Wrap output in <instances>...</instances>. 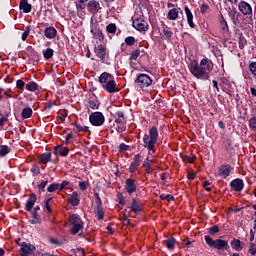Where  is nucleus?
I'll list each match as a JSON object with an SVG mask.
<instances>
[{
    "label": "nucleus",
    "instance_id": "f257e3e1",
    "mask_svg": "<svg viewBox=\"0 0 256 256\" xmlns=\"http://www.w3.org/2000/svg\"><path fill=\"white\" fill-rule=\"evenodd\" d=\"M188 68L191 75L196 77V79H200V81H208V79L211 77V64L207 58H203L200 61V64L197 60H191Z\"/></svg>",
    "mask_w": 256,
    "mask_h": 256
},
{
    "label": "nucleus",
    "instance_id": "f03ea898",
    "mask_svg": "<svg viewBox=\"0 0 256 256\" xmlns=\"http://www.w3.org/2000/svg\"><path fill=\"white\" fill-rule=\"evenodd\" d=\"M143 147L147 149L148 153H156L157 149H155V145H157V141H159V129L157 126H153L149 130V134H144L143 136Z\"/></svg>",
    "mask_w": 256,
    "mask_h": 256
},
{
    "label": "nucleus",
    "instance_id": "7ed1b4c3",
    "mask_svg": "<svg viewBox=\"0 0 256 256\" xmlns=\"http://www.w3.org/2000/svg\"><path fill=\"white\" fill-rule=\"evenodd\" d=\"M28 200L25 205V211H28V213H31L32 219L29 220V223L31 225H41V215H39L38 212L33 211V207H35V203H37V194L32 193L28 195Z\"/></svg>",
    "mask_w": 256,
    "mask_h": 256
},
{
    "label": "nucleus",
    "instance_id": "20e7f679",
    "mask_svg": "<svg viewBox=\"0 0 256 256\" xmlns=\"http://www.w3.org/2000/svg\"><path fill=\"white\" fill-rule=\"evenodd\" d=\"M204 241L210 249H216L217 251H229L231 249L228 240H223L221 238L212 239L211 236L206 235L204 236Z\"/></svg>",
    "mask_w": 256,
    "mask_h": 256
},
{
    "label": "nucleus",
    "instance_id": "39448f33",
    "mask_svg": "<svg viewBox=\"0 0 256 256\" xmlns=\"http://www.w3.org/2000/svg\"><path fill=\"white\" fill-rule=\"evenodd\" d=\"M19 247V253L21 256L41 255L40 252H36L37 248L31 243L22 242L21 244H19Z\"/></svg>",
    "mask_w": 256,
    "mask_h": 256
},
{
    "label": "nucleus",
    "instance_id": "423d86ee",
    "mask_svg": "<svg viewBox=\"0 0 256 256\" xmlns=\"http://www.w3.org/2000/svg\"><path fill=\"white\" fill-rule=\"evenodd\" d=\"M134 83L137 87H140V89H145L153 85V79L147 74H139L134 80Z\"/></svg>",
    "mask_w": 256,
    "mask_h": 256
},
{
    "label": "nucleus",
    "instance_id": "0eeeda50",
    "mask_svg": "<svg viewBox=\"0 0 256 256\" xmlns=\"http://www.w3.org/2000/svg\"><path fill=\"white\" fill-rule=\"evenodd\" d=\"M89 121L94 127H101L105 123V116L102 112H94L89 116Z\"/></svg>",
    "mask_w": 256,
    "mask_h": 256
},
{
    "label": "nucleus",
    "instance_id": "6e6552de",
    "mask_svg": "<svg viewBox=\"0 0 256 256\" xmlns=\"http://www.w3.org/2000/svg\"><path fill=\"white\" fill-rule=\"evenodd\" d=\"M238 11H240V13L246 17H253V7H251V4L245 0H241L238 3Z\"/></svg>",
    "mask_w": 256,
    "mask_h": 256
},
{
    "label": "nucleus",
    "instance_id": "1a4fd4ad",
    "mask_svg": "<svg viewBox=\"0 0 256 256\" xmlns=\"http://www.w3.org/2000/svg\"><path fill=\"white\" fill-rule=\"evenodd\" d=\"M102 89L109 93L110 95H114V93H119V87H117V82L115 78L109 80L105 85L102 86Z\"/></svg>",
    "mask_w": 256,
    "mask_h": 256
},
{
    "label": "nucleus",
    "instance_id": "9d476101",
    "mask_svg": "<svg viewBox=\"0 0 256 256\" xmlns=\"http://www.w3.org/2000/svg\"><path fill=\"white\" fill-rule=\"evenodd\" d=\"M220 87L224 93L229 95L230 97H233L234 88L231 84V81H229L227 78H221Z\"/></svg>",
    "mask_w": 256,
    "mask_h": 256
},
{
    "label": "nucleus",
    "instance_id": "9b49d317",
    "mask_svg": "<svg viewBox=\"0 0 256 256\" xmlns=\"http://www.w3.org/2000/svg\"><path fill=\"white\" fill-rule=\"evenodd\" d=\"M133 27L136 31H149V23L142 18H136L133 20Z\"/></svg>",
    "mask_w": 256,
    "mask_h": 256
},
{
    "label": "nucleus",
    "instance_id": "f8f14e48",
    "mask_svg": "<svg viewBox=\"0 0 256 256\" xmlns=\"http://www.w3.org/2000/svg\"><path fill=\"white\" fill-rule=\"evenodd\" d=\"M128 209H130V211H132L136 215H140L141 211H143V204H141V200H139L138 198H132Z\"/></svg>",
    "mask_w": 256,
    "mask_h": 256
},
{
    "label": "nucleus",
    "instance_id": "ddd939ff",
    "mask_svg": "<svg viewBox=\"0 0 256 256\" xmlns=\"http://www.w3.org/2000/svg\"><path fill=\"white\" fill-rule=\"evenodd\" d=\"M137 181L132 178H127L125 181V191L128 195H132L133 193H137Z\"/></svg>",
    "mask_w": 256,
    "mask_h": 256
},
{
    "label": "nucleus",
    "instance_id": "4468645a",
    "mask_svg": "<svg viewBox=\"0 0 256 256\" xmlns=\"http://www.w3.org/2000/svg\"><path fill=\"white\" fill-rule=\"evenodd\" d=\"M228 17H230L233 25L237 26L239 23H241V13L237 10V8H229L228 10Z\"/></svg>",
    "mask_w": 256,
    "mask_h": 256
},
{
    "label": "nucleus",
    "instance_id": "2eb2a0df",
    "mask_svg": "<svg viewBox=\"0 0 256 256\" xmlns=\"http://www.w3.org/2000/svg\"><path fill=\"white\" fill-rule=\"evenodd\" d=\"M230 187L232 191L241 193V191H243V187H245V183L243 182V179L236 178L230 182Z\"/></svg>",
    "mask_w": 256,
    "mask_h": 256
},
{
    "label": "nucleus",
    "instance_id": "dca6fc26",
    "mask_svg": "<svg viewBox=\"0 0 256 256\" xmlns=\"http://www.w3.org/2000/svg\"><path fill=\"white\" fill-rule=\"evenodd\" d=\"M94 53L100 61H105V57L107 56V47L100 44L94 48Z\"/></svg>",
    "mask_w": 256,
    "mask_h": 256
},
{
    "label": "nucleus",
    "instance_id": "f3484780",
    "mask_svg": "<svg viewBox=\"0 0 256 256\" xmlns=\"http://www.w3.org/2000/svg\"><path fill=\"white\" fill-rule=\"evenodd\" d=\"M141 165V154L134 155L133 161L130 163L128 168L129 173H135Z\"/></svg>",
    "mask_w": 256,
    "mask_h": 256
},
{
    "label": "nucleus",
    "instance_id": "a211bd4d",
    "mask_svg": "<svg viewBox=\"0 0 256 256\" xmlns=\"http://www.w3.org/2000/svg\"><path fill=\"white\" fill-rule=\"evenodd\" d=\"M112 116L117 125H127V116H125L123 111H116L114 114H112Z\"/></svg>",
    "mask_w": 256,
    "mask_h": 256
},
{
    "label": "nucleus",
    "instance_id": "6ab92c4d",
    "mask_svg": "<svg viewBox=\"0 0 256 256\" xmlns=\"http://www.w3.org/2000/svg\"><path fill=\"white\" fill-rule=\"evenodd\" d=\"M231 171H233V167L229 164H222L218 170L220 177H224V179L231 175Z\"/></svg>",
    "mask_w": 256,
    "mask_h": 256
},
{
    "label": "nucleus",
    "instance_id": "aec40b11",
    "mask_svg": "<svg viewBox=\"0 0 256 256\" xmlns=\"http://www.w3.org/2000/svg\"><path fill=\"white\" fill-rule=\"evenodd\" d=\"M54 155H61V157H67L69 155V148L61 145H57L54 147L53 151Z\"/></svg>",
    "mask_w": 256,
    "mask_h": 256
},
{
    "label": "nucleus",
    "instance_id": "412c9836",
    "mask_svg": "<svg viewBox=\"0 0 256 256\" xmlns=\"http://www.w3.org/2000/svg\"><path fill=\"white\" fill-rule=\"evenodd\" d=\"M112 79H115L113 75L109 74V72H103L99 76L98 82L100 83L101 87H103V85H105L106 83H109V81H112Z\"/></svg>",
    "mask_w": 256,
    "mask_h": 256
},
{
    "label": "nucleus",
    "instance_id": "4be33fe9",
    "mask_svg": "<svg viewBox=\"0 0 256 256\" xmlns=\"http://www.w3.org/2000/svg\"><path fill=\"white\" fill-rule=\"evenodd\" d=\"M44 35L46 39H55L57 37V29L53 26H48L44 30Z\"/></svg>",
    "mask_w": 256,
    "mask_h": 256
},
{
    "label": "nucleus",
    "instance_id": "5701e85b",
    "mask_svg": "<svg viewBox=\"0 0 256 256\" xmlns=\"http://www.w3.org/2000/svg\"><path fill=\"white\" fill-rule=\"evenodd\" d=\"M99 1L89 0L86 7L89 13H97L99 11Z\"/></svg>",
    "mask_w": 256,
    "mask_h": 256
},
{
    "label": "nucleus",
    "instance_id": "b1692460",
    "mask_svg": "<svg viewBox=\"0 0 256 256\" xmlns=\"http://www.w3.org/2000/svg\"><path fill=\"white\" fill-rule=\"evenodd\" d=\"M19 9L23 11V13H31L33 6L29 4V0H20Z\"/></svg>",
    "mask_w": 256,
    "mask_h": 256
},
{
    "label": "nucleus",
    "instance_id": "393cba45",
    "mask_svg": "<svg viewBox=\"0 0 256 256\" xmlns=\"http://www.w3.org/2000/svg\"><path fill=\"white\" fill-rule=\"evenodd\" d=\"M184 11L186 13V19L189 27L191 29H195V22H193V12H191V9H189V6H185Z\"/></svg>",
    "mask_w": 256,
    "mask_h": 256
},
{
    "label": "nucleus",
    "instance_id": "a878e982",
    "mask_svg": "<svg viewBox=\"0 0 256 256\" xmlns=\"http://www.w3.org/2000/svg\"><path fill=\"white\" fill-rule=\"evenodd\" d=\"M68 203L72 205V207H77L81 203V198L79 197V193L74 191L70 198L68 199Z\"/></svg>",
    "mask_w": 256,
    "mask_h": 256
},
{
    "label": "nucleus",
    "instance_id": "bb28decb",
    "mask_svg": "<svg viewBox=\"0 0 256 256\" xmlns=\"http://www.w3.org/2000/svg\"><path fill=\"white\" fill-rule=\"evenodd\" d=\"M162 32L164 34V39H166L167 41H171L173 37V31L165 23L162 24Z\"/></svg>",
    "mask_w": 256,
    "mask_h": 256
},
{
    "label": "nucleus",
    "instance_id": "cd10ccee",
    "mask_svg": "<svg viewBox=\"0 0 256 256\" xmlns=\"http://www.w3.org/2000/svg\"><path fill=\"white\" fill-rule=\"evenodd\" d=\"M94 215H96L98 221H103V219H105V210H103V206L94 207Z\"/></svg>",
    "mask_w": 256,
    "mask_h": 256
},
{
    "label": "nucleus",
    "instance_id": "c85d7f7f",
    "mask_svg": "<svg viewBox=\"0 0 256 256\" xmlns=\"http://www.w3.org/2000/svg\"><path fill=\"white\" fill-rule=\"evenodd\" d=\"M163 243L167 247L168 251H174L175 243H177V240L174 237H171V238H168L167 240H164Z\"/></svg>",
    "mask_w": 256,
    "mask_h": 256
},
{
    "label": "nucleus",
    "instance_id": "c756f323",
    "mask_svg": "<svg viewBox=\"0 0 256 256\" xmlns=\"http://www.w3.org/2000/svg\"><path fill=\"white\" fill-rule=\"evenodd\" d=\"M179 11H181V8H173L168 11V19L170 21H175L179 17Z\"/></svg>",
    "mask_w": 256,
    "mask_h": 256
},
{
    "label": "nucleus",
    "instance_id": "7c9ffc66",
    "mask_svg": "<svg viewBox=\"0 0 256 256\" xmlns=\"http://www.w3.org/2000/svg\"><path fill=\"white\" fill-rule=\"evenodd\" d=\"M219 24H220L221 30L224 33H229V24L227 23V20H225V17L223 16V14H221L219 18Z\"/></svg>",
    "mask_w": 256,
    "mask_h": 256
},
{
    "label": "nucleus",
    "instance_id": "2f4dec72",
    "mask_svg": "<svg viewBox=\"0 0 256 256\" xmlns=\"http://www.w3.org/2000/svg\"><path fill=\"white\" fill-rule=\"evenodd\" d=\"M22 119H31L33 117V109L31 107H25L21 112Z\"/></svg>",
    "mask_w": 256,
    "mask_h": 256
},
{
    "label": "nucleus",
    "instance_id": "473e14b6",
    "mask_svg": "<svg viewBox=\"0 0 256 256\" xmlns=\"http://www.w3.org/2000/svg\"><path fill=\"white\" fill-rule=\"evenodd\" d=\"M51 161V152H46L40 155L39 162L43 163V165H47Z\"/></svg>",
    "mask_w": 256,
    "mask_h": 256
},
{
    "label": "nucleus",
    "instance_id": "72a5a7b5",
    "mask_svg": "<svg viewBox=\"0 0 256 256\" xmlns=\"http://www.w3.org/2000/svg\"><path fill=\"white\" fill-rule=\"evenodd\" d=\"M241 243H242L241 240L234 238L231 241L230 245L232 249H234V251H242L243 247H241Z\"/></svg>",
    "mask_w": 256,
    "mask_h": 256
},
{
    "label": "nucleus",
    "instance_id": "f704fd0d",
    "mask_svg": "<svg viewBox=\"0 0 256 256\" xmlns=\"http://www.w3.org/2000/svg\"><path fill=\"white\" fill-rule=\"evenodd\" d=\"M94 39H98V41H105V35L101 30H91Z\"/></svg>",
    "mask_w": 256,
    "mask_h": 256
},
{
    "label": "nucleus",
    "instance_id": "c9c22d12",
    "mask_svg": "<svg viewBox=\"0 0 256 256\" xmlns=\"http://www.w3.org/2000/svg\"><path fill=\"white\" fill-rule=\"evenodd\" d=\"M83 222L80 224H72V227L70 228L71 235H77L81 229H83Z\"/></svg>",
    "mask_w": 256,
    "mask_h": 256
},
{
    "label": "nucleus",
    "instance_id": "e433bc0d",
    "mask_svg": "<svg viewBox=\"0 0 256 256\" xmlns=\"http://www.w3.org/2000/svg\"><path fill=\"white\" fill-rule=\"evenodd\" d=\"M69 223L71 225H77L83 223V220H81V216H79L78 214H73L69 219Z\"/></svg>",
    "mask_w": 256,
    "mask_h": 256
},
{
    "label": "nucleus",
    "instance_id": "4c0bfd02",
    "mask_svg": "<svg viewBox=\"0 0 256 256\" xmlns=\"http://www.w3.org/2000/svg\"><path fill=\"white\" fill-rule=\"evenodd\" d=\"M55 55V50L53 48H47L43 51V57L46 61H49Z\"/></svg>",
    "mask_w": 256,
    "mask_h": 256
},
{
    "label": "nucleus",
    "instance_id": "58836bf2",
    "mask_svg": "<svg viewBox=\"0 0 256 256\" xmlns=\"http://www.w3.org/2000/svg\"><path fill=\"white\" fill-rule=\"evenodd\" d=\"M27 91L35 92L37 89H39V84H37L35 81H30L26 84Z\"/></svg>",
    "mask_w": 256,
    "mask_h": 256
},
{
    "label": "nucleus",
    "instance_id": "ea45409f",
    "mask_svg": "<svg viewBox=\"0 0 256 256\" xmlns=\"http://www.w3.org/2000/svg\"><path fill=\"white\" fill-rule=\"evenodd\" d=\"M106 31L109 35H115L117 33V25L115 23H110L106 26Z\"/></svg>",
    "mask_w": 256,
    "mask_h": 256
},
{
    "label": "nucleus",
    "instance_id": "a19ab883",
    "mask_svg": "<svg viewBox=\"0 0 256 256\" xmlns=\"http://www.w3.org/2000/svg\"><path fill=\"white\" fill-rule=\"evenodd\" d=\"M238 47L239 49H245L247 47V38L241 34L238 38Z\"/></svg>",
    "mask_w": 256,
    "mask_h": 256
},
{
    "label": "nucleus",
    "instance_id": "79ce46f5",
    "mask_svg": "<svg viewBox=\"0 0 256 256\" xmlns=\"http://www.w3.org/2000/svg\"><path fill=\"white\" fill-rule=\"evenodd\" d=\"M11 153V148L7 145H0V157H5Z\"/></svg>",
    "mask_w": 256,
    "mask_h": 256
},
{
    "label": "nucleus",
    "instance_id": "37998d69",
    "mask_svg": "<svg viewBox=\"0 0 256 256\" xmlns=\"http://www.w3.org/2000/svg\"><path fill=\"white\" fill-rule=\"evenodd\" d=\"M30 33H31V25H28L25 27V30L21 35L22 41H27V37H29Z\"/></svg>",
    "mask_w": 256,
    "mask_h": 256
},
{
    "label": "nucleus",
    "instance_id": "c03bdc74",
    "mask_svg": "<svg viewBox=\"0 0 256 256\" xmlns=\"http://www.w3.org/2000/svg\"><path fill=\"white\" fill-rule=\"evenodd\" d=\"M139 55H141L140 49H136L132 51L130 54V61H137V59L139 58Z\"/></svg>",
    "mask_w": 256,
    "mask_h": 256
},
{
    "label": "nucleus",
    "instance_id": "a18cd8bd",
    "mask_svg": "<svg viewBox=\"0 0 256 256\" xmlns=\"http://www.w3.org/2000/svg\"><path fill=\"white\" fill-rule=\"evenodd\" d=\"M87 1L89 0H78V3L76 4V8L80 11H83L84 9H87Z\"/></svg>",
    "mask_w": 256,
    "mask_h": 256
},
{
    "label": "nucleus",
    "instance_id": "49530a36",
    "mask_svg": "<svg viewBox=\"0 0 256 256\" xmlns=\"http://www.w3.org/2000/svg\"><path fill=\"white\" fill-rule=\"evenodd\" d=\"M47 183H49L48 179L41 181V183L38 185L39 193H45V187H47Z\"/></svg>",
    "mask_w": 256,
    "mask_h": 256
},
{
    "label": "nucleus",
    "instance_id": "de8ad7c7",
    "mask_svg": "<svg viewBox=\"0 0 256 256\" xmlns=\"http://www.w3.org/2000/svg\"><path fill=\"white\" fill-rule=\"evenodd\" d=\"M248 69L253 77L256 79V62H250L248 65Z\"/></svg>",
    "mask_w": 256,
    "mask_h": 256
},
{
    "label": "nucleus",
    "instance_id": "09e8293b",
    "mask_svg": "<svg viewBox=\"0 0 256 256\" xmlns=\"http://www.w3.org/2000/svg\"><path fill=\"white\" fill-rule=\"evenodd\" d=\"M124 41L129 47H133V45H135V43L137 42V40H135V37L133 36L126 37Z\"/></svg>",
    "mask_w": 256,
    "mask_h": 256
},
{
    "label": "nucleus",
    "instance_id": "8fccbe9b",
    "mask_svg": "<svg viewBox=\"0 0 256 256\" xmlns=\"http://www.w3.org/2000/svg\"><path fill=\"white\" fill-rule=\"evenodd\" d=\"M94 197H95V207H103V200H101V196L99 195L98 192L94 193Z\"/></svg>",
    "mask_w": 256,
    "mask_h": 256
},
{
    "label": "nucleus",
    "instance_id": "3c124183",
    "mask_svg": "<svg viewBox=\"0 0 256 256\" xmlns=\"http://www.w3.org/2000/svg\"><path fill=\"white\" fill-rule=\"evenodd\" d=\"M59 191V183H52L47 187L48 193H54V191Z\"/></svg>",
    "mask_w": 256,
    "mask_h": 256
},
{
    "label": "nucleus",
    "instance_id": "603ef678",
    "mask_svg": "<svg viewBox=\"0 0 256 256\" xmlns=\"http://www.w3.org/2000/svg\"><path fill=\"white\" fill-rule=\"evenodd\" d=\"M33 177H37V175H39L41 173V169L39 168V166H37V164H34L31 169H30Z\"/></svg>",
    "mask_w": 256,
    "mask_h": 256
},
{
    "label": "nucleus",
    "instance_id": "864d4df0",
    "mask_svg": "<svg viewBox=\"0 0 256 256\" xmlns=\"http://www.w3.org/2000/svg\"><path fill=\"white\" fill-rule=\"evenodd\" d=\"M74 126H75L76 130L79 131V132L80 131L85 132V133L89 132V127L88 126H82L77 122L74 123Z\"/></svg>",
    "mask_w": 256,
    "mask_h": 256
},
{
    "label": "nucleus",
    "instance_id": "5fc2aeb1",
    "mask_svg": "<svg viewBox=\"0 0 256 256\" xmlns=\"http://www.w3.org/2000/svg\"><path fill=\"white\" fill-rule=\"evenodd\" d=\"M220 229L218 225H213L212 227H210L208 229V233L209 235H217V233H219Z\"/></svg>",
    "mask_w": 256,
    "mask_h": 256
},
{
    "label": "nucleus",
    "instance_id": "6e6d98bb",
    "mask_svg": "<svg viewBox=\"0 0 256 256\" xmlns=\"http://www.w3.org/2000/svg\"><path fill=\"white\" fill-rule=\"evenodd\" d=\"M51 201V198H48L44 201V209L46 210L47 213H53V209L51 208V205H49Z\"/></svg>",
    "mask_w": 256,
    "mask_h": 256
},
{
    "label": "nucleus",
    "instance_id": "4d7b16f0",
    "mask_svg": "<svg viewBox=\"0 0 256 256\" xmlns=\"http://www.w3.org/2000/svg\"><path fill=\"white\" fill-rule=\"evenodd\" d=\"M160 199L162 201H169V202H171V201H175V196H173L171 194H168V195L162 194V195H160Z\"/></svg>",
    "mask_w": 256,
    "mask_h": 256
},
{
    "label": "nucleus",
    "instance_id": "13d9d810",
    "mask_svg": "<svg viewBox=\"0 0 256 256\" xmlns=\"http://www.w3.org/2000/svg\"><path fill=\"white\" fill-rule=\"evenodd\" d=\"M182 159H183V161H187V163H195V159H197V156L184 155Z\"/></svg>",
    "mask_w": 256,
    "mask_h": 256
},
{
    "label": "nucleus",
    "instance_id": "bf43d9fd",
    "mask_svg": "<svg viewBox=\"0 0 256 256\" xmlns=\"http://www.w3.org/2000/svg\"><path fill=\"white\" fill-rule=\"evenodd\" d=\"M87 107H89L90 109H99V104H97L95 100H89L87 102Z\"/></svg>",
    "mask_w": 256,
    "mask_h": 256
},
{
    "label": "nucleus",
    "instance_id": "052dcab7",
    "mask_svg": "<svg viewBox=\"0 0 256 256\" xmlns=\"http://www.w3.org/2000/svg\"><path fill=\"white\" fill-rule=\"evenodd\" d=\"M224 147L227 151H229V149H233V140H231V138H227L224 143Z\"/></svg>",
    "mask_w": 256,
    "mask_h": 256
},
{
    "label": "nucleus",
    "instance_id": "680f3d73",
    "mask_svg": "<svg viewBox=\"0 0 256 256\" xmlns=\"http://www.w3.org/2000/svg\"><path fill=\"white\" fill-rule=\"evenodd\" d=\"M119 153H125V151H129V145L125 143H121L118 147Z\"/></svg>",
    "mask_w": 256,
    "mask_h": 256
},
{
    "label": "nucleus",
    "instance_id": "e2e57ef3",
    "mask_svg": "<svg viewBox=\"0 0 256 256\" xmlns=\"http://www.w3.org/2000/svg\"><path fill=\"white\" fill-rule=\"evenodd\" d=\"M117 197H118L119 205H121L122 207H125V196H123V193L118 192Z\"/></svg>",
    "mask_w": 256,
    "mask_h": 256
},
{
    "label": "nucleus",
    "instance_id": "0e129e2a",
    "mask_svg": "<svg viewBox=\"0 0 256 256\" xmlns=\"http://www.w3.org/2000/svg\"><path fill=\"white\" fill-rule=\"evenodd\" d=\"M16 87L20 91H23L25 89V82L22 79H19L16 81Z\"/></svg>",
    "mask_w": 256,
    "mask_h": 256
},
{
    "label": "nucleus",
    "instance_id": "69168bd1",
    "mask_svg": "<svg viewBox=\"0 0 256 256\" xmlns=\"http://www.w3.org/2000/svg\"><path fill=\"white\" fill-rule=\"evenodd\" d=\"M248 252L250 255L255 256L256 255V244L255 243H250Z\"/></svg>",
    "mask_w": 256,
    "mask_h": 256
},
{
    "label": "nucleus",
    "instance_id": "338daca9",
    "mask_svg": "<svg viewBox=\"0 0 256 256\" xmlns=\"http://www.w3.org/2000/svg\"><path fill=\"white\" fill-rule=\"evenodd\" d=\"M209 9H210L209 5L204 3L200 6V13L202 15H205V13H207V11H209Z\"/></svg>",
    "mask_w": 256,
    "mask_h": 256
},
{
    "label": "nucleus",
    "instance_id": "774afa93",
    "mask_svg": "<svg viewBox=\"0 0 256 256\" xmlns=\"http://www.w3.org/2000/svg\"><path fill=\"white\" fill-rule=\"evenodd\" d=\"M249 128L250 129H256V116H254L250 119Z\"/></svg>",
    "mask_w": 256,
    "mask_h": 256
}]
</instances>
